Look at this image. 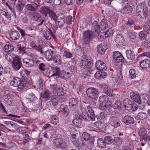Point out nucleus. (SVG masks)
<instances>
[{
	"label": "nucleus",
	"instance_id": "31",
	"mask_svg": "<svg viewBox=\"0 0 150 150\" xmlns=\"http://www.w3.org/2000/svg\"><path fill=\"white\" fill-rule=\"evenodd\" d=\"M60 110L62 113L65 117L68 115V109L65 105H61Z\"/></svg>",
	"mask_w": 150,
	"mask_h": 150
},
{
	"label": "nucleus",
	"instance_id": "49",
	"mask_svg": "<svg viewBox=\"0 0 150 150\" xmlns=\"http://www.w3.org/2000/svg\"><path fill=\"white\" fill-rule=\"evenodd\" d=\"M104 140L105 143L108 144H111L113 142V139L111 136H106L105 137Z\"/></svg>",
	"mask_w": 150,
	"mask_h": 150
},
{
	"label": "nucleus",
	"instance_id": "55",
	"mask_svg": "<svg viewBox=\"0 0 150 150\" xmlns=\"http://www.w3.org/2000/svg\"><path fill=\"white\" fill-rule=\"evenodd\" d=\"M33 16V17L34 18L35 20L37 21H39L41 18L40 15L36 12L35 13H32Z\"/></svg>",
	"mask_w": 150,
	"mask_h": 150
},
{
	"label": "nucleus",
	"instance_id": "42",
	"mask_svg": "<svg viewBox=\"0 0 150 150\" xmlns=\"http://www.w3.org/2000/svg\"><path fill=\"white\" fill-rule=\"evenodd\" d=\"M52 69L53 70L54 74L52 75V76H59L61 74L59 68L57 67H53L52 68Z\"/></svg>",
	"mask_w": 150,
	"mask_h": 150
},
{
	"label": "nucleus",
	"instance_id": "21",
	"mask_svg": "<svg viewBox=\"0 0 150 150\" xmlns=\"http://www.w3.org/2000/svg\"><path fill=\"white\" fill-rule=\"evenodd\" d=\"M109 122L112 126L116 128L118 127L120 125V123L117 121L116 118L114 117H110Z\"/></svg>",
	"mask_w": 150,
	"mask_h": 150
},
{
	"label": "nucleus",
	"instance_id": "54",
	"mask_svg": "<svg viewBox=\"0 0 150 150\" xmlns=\"http://www.w3.org/2000/svg\"><path fill=\"white\" fill-rule=\"evenodd\" d=\"M89 117L88 113L85 112H83L81 116V118H82L83 119L86 121H89Z\"/></svg>",
	"mask_w": 150,
	"mask_h": 150
},
{
	"label": "nucleus",
	"instance_id": "4",
	"mask_svg": "<svg viewBox=\"0 0 150 150\" xmlns=\"http://www.w3.org/2000/svg\"><path fill=\"white\" fill-rule=\"evenodd\" d=\"M38 9V5L35 2L26 4L25 8V12H28L30 15H32V13L36 12Z\"/></svg>",
	"mask_w": 150,
	"mask_h": 150
},
{
	"label": "nucleus",
	"instance_id": "47",
	"mask_svg": "<svg viewBox=\"0 0 150 150\" xmlns=\"http://www.w3.org/2000/svg\"><path fill=\"white\" fill-rule=\"evenodd\" d=\"M4 100L9 105L11 104V96L8 93L4 94Z\"/></svg>",
	"mask_w": 150,
	"mask_h": 150
},
{
	"label": "nucleus",
	"instance_id": "46",
	"mask_svg": "<svg viewBox=\"0 0 150 150\" xmlns=\"http://www.w3.org/2000/svg\"><path fill=\"white\" fill-rule=\"evenodd\" d=\"M143 100L142 101L144 103L146 102L148 105H150V94L149 95L146 94L144 95L143 98Z\"/></svg>",
	"mask_w": 150,
	"mask_h": 150
},
{
	"label": "nucleus",
	"instance_id": "15",
	"mask_svg": "<svg viewBox=\"0 0 150 150\" xmlns=\"http://www.w3.org/2000/svg\"><path fill=\"white\" fill-rule=\"evenodd\" d=\"M113 57L117 62H120L124 59L121 53L118 52H115L113 54Z\"/></svg>",
	"mask_w": 150,
	"mask_h": 150
},
{
	"label": "nucleus",
	"instance_id": "10",
	"mask_svg": "<svg viewBox=\"0 0 150 150\" xmlns=\"http://www.w3.org/2000/svg\"><path fill=\"white\" fill-rule=\"evenodd\" d=\"M56 53V51H54L52 50H49L45 52V57L47 60L50 61L52 60L54 56Z\"/></svg>",
	"mask_w": 150,
	"mask_h": 150
},
{
	"label": "nucleus",
	"instance_id": "5",
	"mask_svg": "<svg viewBox=\"0 0 150 150\" xmlns=\"http://www.w3.org/2000/svg\"><path fill=\"white\" fill-rule=\"evenodd\" d=\"M99 93L98 90L94 88H89L86 91L88 96L94 99H96L98 98Z\"/></svg>",
	"mask_w": 150,
	"mask_h": 150
},
{
	"label": "nucleus",
	"instance_id": "20",
	"mask_svg": "<svg viewBox=\"0 0 150 150\" xmlns=\"http://www.w3.org/2000/svg\"><path fill=\"white\" fill-rule=\"evenodd\" d=\"M27 85V81L26 79L23 78L20 81L19 83L18 86L17 88L18 91H21L22 90L26 87Z\"/></svg>",
	"mask_w": 150,
	"mask_h": 150
},
{
	"label": "nucleus",
	"instance_id": "51",
	"mask_svg": "<svg viewBox=\"0 0 150 150\" xmlns=\"http://www.w3.org/2000/svg\"><path fill=\"white\" fill-rule=\"evenodd\" d=\"M146 133V129L144 128H142L140 129L138 132V134L139 136L142 137L145 136Z\"/></svg>",
	"mask_w": 150,
	"mask_h": 150
},
{
	"label": "nucleus",
	"instance_id": "50",
	"mask_svg": "<svg viewBox=\"0 0 150 150\" xmlns=\"http://www.w3.org/2000/svg\"><path fill=\"white\" fill-rule=\"evenodd\" d=\"M51 93L48 90L46 91L41 94V96L43 98H48L50 97Z\"/></svg>",
	"mask_w": 150,
	"mask_h": 150
},
{
	"label": "nucleus",
	"instance_id": "33",
	"mask_svg": "<svg viewBox=\"0 0 150 150\" xmlns=\"http://www.w3.org/2000/svg\"><path fill=\"white\" fill-rule=\"evenodd\" d=\"M127 57L128 59L132 60L135 58V55L133 52L130 50H127L126 51Z\"/></svg>",
	"mask_w": 150,
	"mask_h": 150
},
{
	"label": "nucleus",
	"instance_id": "34",
	"mask_svg": "<svg viewBox=\"0 0 150 150\" xmlns=\"http://www.w3.org/2000/svg\"><path fill=\"white\" fill-rule=\"evenodd\" d=\"M104 92L107 95L110 97L113 96L112 90H111L110 87L106 86L104 88Z\"/></svg>",
	"mask_w": 150,
	"mask_h": 150
},
{
	"label": "nucleus",
	"instance_id": "56",
	"mask_svg": "<svg viewBox=\"0 0 150 150\" xmlns=\"http://www.w3.org/2000/svg\"><path fill=\"white\" fill-rule=\"evenodd\" d=\"M50 17L52 19L56 21L57 19L56 14L53 11H51L49 13Z\"/></svg>",
	"mask_w": 150,
	"mask_h": 150
},
{
	"label": "nucleus",
	"instance_id": "8",
	"mask_svg": "<svg viewBox=\"0 0 150 150\" xmlns=\"http://www.w3.org/2000/svg\"><path fill=\"white\" fill-rule=\"evenodd\" d=\"M100 101L101 103L99 105V107L102 110H104L107 108L108 106V98L106 96H104L100 97Z\"/></svg>",
	"mask_w": 150,
	"mask_h": 150
},
{
	"label": "nucleus",
	"instance_id": "24",
	"mask_svg": "<svg viewBox=\"0 0 150 150\" xmlns=\"http://www.w3.org/2000/svg\"><path fill=\"white\" fill-rule=\"evenodd\" d=\"M123 103L126 109L129 110L132 108V102L129 99H125L123 101Z\"/></svg>",
	"mask_w": 150,
	"mask_h": 150
},
{
	"label": "nucleus",
	"instance_id": "14",
	"mask_svg": "<svg viewBox=\"0 0 150 150\" xmlns=\"http://www.w3.org/2000/svg\"><path fill=\"white\" fill-rule=\"evenodd\" d=\"M122 121L126 125L133 124L134 122V118L129 115H126L123 117Z\"/></svg>",
	"mask_w": 150,
	"mask_h": 150
},
{
	"label": "nucleus",
	"instance_id": "62",
	"mask_svg": "<svg viewBox=\"0 0 150 150\" xmlns=\"http://www.w3.org/2000/svg\"><path fill=\"white\" fill-rule=\"evenodd\" d=\"M73 74L69 71H67L66 72H65L63 76L65 79H68Z\"/></svg>",
	"mask_w": 150,
	"mask_h": 150
},
{
	"label": "nucleus",
	"instance_id": "16",
	"mask_svg": "<svg viewBox=\"0 0 150 150\" xmlns=\"http://www.w3.org/2000/svg\"><path fill=\"white\" fill-rule=\"evenodd\" d=\"M95 66L97 69L99 70H105L107 69L105 64L100 60H98L96 62Z\"/></svg>",
	"mask_w": 150,
	"mask_h": 150
},
{
	"label": "nucleus",
	"instance_id": "7",
	"mask_svg": "<svg viewBox=\"0 0 150 150\" xmlns=\"http://www.w3.org/2000/svg\"><path fill=\"white\" fill-rule=\"evenodd\" d=\"M44 37L47 40L51 41L53 39L54 40L55 39V36L53 34L52 31L49 28L46 29L43 32Z\"/></svg>",
	"mask_w": 150,
	"mask_h": 150
},
{
	"label": "nucleus",
	"instance_id": "18",
	"mask_svg": "<svg viewBox=\"0 0 150 150\" xmlns=\"http://www.w3.org/2000/svg\"><path fill=\"white\" fill-rule=\"evenodd\" d=\"M106 45L103 43L98 45L97 47L98 53L100 54H103L107 49Z\"/></svg>",
	"mask_w": 150,
	"mask_h": 150
},
{
	"label": "nucleus",
	"instance_id": "28",
	"mask_svg": "<svg viewBox=\"0 0 150 150\" xmlns=\"http://www.w3.org/2000/svg\"><path fill=\"white\" fill-rule=\"evenodd\" d=\"M150 61L146 59H145L140 62V67L142 69H145L148 67L150 66Z\"/></svg>",
	"mask_w": 150,
	"mask_h": 150
},
{
	"label": "nucleus",
	"instance_id": "37",
	"mask_svg": "<svg viewBox=\"0 0 150 150\" xmlns=\"http://www.w3.org/2000/svg\"><path fill=\"white\" fill-rule=\"evenodd\" d=\"M108 110L109 113L113 115L119 113L120 112V110L116 109L113 106L110 107Z\"/></svg>",
	"mask_w": 150,
	"mask_h": 150
},
{
	"label": "nucleus",
	"instance_id": "39",
	"mask_svg": "<svg viewBox=\"0 0 150 150\" xmlns=\"http://www.w3.org/2000/svg\"><path fill=\"white\" fill-rule=\"evenodd\" d=\"M97 143L99 147L101 148L106 147V143L104 140L101 138H100L98 139Z\"/></svg>",
	"mask_w": 150,
	"mask_h": 150
},
{
	"label": "nucleus",
	"instance_id": "9",
	"mask_svg": "<svg viewBox=\"0 0 150 150\" xmlns=\"http://www.w3.org/2000/svg\"><path fill=\"white\" fill-rule=\"evenodd\" d=\"M21 59L18 57H16L13 59L12 62V66L15 70H18L21 67Z\"/></svg>",
	"mask_w": 150,
	"mask_h": 150
},
{
	"label": "nucleus",
	"instance_id": "2",
	"mask_svg": "<svg viewBox=\"0 0 150 150\" xmlns=\"http://www.w3.org/2000/svg\"><path fill=\"white\" fill-rule=\"evenodd\" d=\"M92 62L91 58H83L79 61V65L83 68L90 69L93 64Z\"/></svg>",
	"mask_w": 150,
	"mask_h": 150
},
{
	"label": "nucleus",
	"instance_id": "64",
	"mask_svg": "<svg viewBox=\"0 0 150 150\" xmlns=\"http://www.w3.org/2000/svg\"><path fill=\"white\" fill-rule=\"evenodd\" d=\"M82 137L85 141H88L90 138L89 134L86 132H84L83 133Z\"/></svg>",
	"mask_w": 150,
	"mask_h": 150
},
{
	"label": "nucleus",
	"instance_id": "11",
	"mask_svg": "<svg viewBox=\"0 0 150 150\" xmlns=\"http://www.w3.org/2000/svg\"><path fill=\"white\" fill-rule=\"evenodd\" d=\"M93 37V35L90 31H87L84 32L83 39L85 44L89 42Z\"/></svg>",
	"mask_w": 150,
	"mask_h": 150
},
{
	"label": "nucleus",
	"instance_id": "32",
	"mask_svg": "<svg viewBox=\"0 0 150 150\" xmlns=\"http://www.w3.org/2000/svg\"><path fill=\"white\" fill-rule=\"evenodd\" d=\"M4 50L6 52H11L13 51L14 47L10 43H8L4 46Z\"/></svg>",
	"mask_w": 150,
	"mask_h": 150
},
{
	"label": "nucleus",
	"instance_id": "30",
	"mask_svg": "<svg viewBox=\"0 0 150 150\" xmlns=\"http://www.w3.org/2000/svg\"><path fill=\"white\" fill-rule=\"evenodd\" d=\"M20 36V34L17 31H12L11 33V38L13 40H16L18 39Z\"/></svg>",
	"mask_w": 150,
	"mask_h": 150
},
{
	"label": "nucleus",
	"instance_id": "41",
	"mask_svg": "<svg viewBox=\"0 0 150 150\" xmlns=\"http://www.w3.org/2000/svg\"><path fill=\"white\" fill-rule=\"evenodd\" d=\"M40 9L45 16H46L47 14H49L51 11L50 9V7L48 6H42L41 7Z\"/></svg>",
	"mask_w": 150,
	"mask_h": 150
},
{
	"label": "nucleus",
	"instance_id": "38",
	"mask_svg": "<svg viewBox=\"0 0 150 150\" xmlns=\"http://www.w3.org/2000/svg\"><path fill=\"white\" fill-rule=\"evenodd\" d=\"M59 101V98L56 95L52 96L51 98V102L53 106L57 105Z\"/></svg>",
	"mask_w": 150,
	"mask_h": 150
},
{
	"label": "nucleus",
	"instance_id": "1",
	"mask_svg": "<svg viewBox=\"0 0 150 150\" xmlns=\"http://www.w3.org/2000/svg\"><path fill=\"white\" fill-rule=\"evenodd\" d=\"M137 15L142 19H145L148 16V9L145 3L137 5L136 8Z\"/></svg>",
	"mask_w": 150,
	"mask_h": 150
},
{
	"label": "nucleus",
	"instance_id": "60",
	"mask_svg": "<svg viewBox=\"0 0 150 150\" xmlns=\"http://www.w3.org/2000/svg\"><path fill=\"white\" fill-rule=\"evenodd\" d=\"M24 6V4H23L21 2L18 3L16 9L19 12H21L23 10Z\"/></svg>",
	"mask_w": 150,
	"mask_h": 150
},
{
	"label": "nucleus",
	"instance_id": "25",
	"mask_svg": "<svg viewBox=\"0 0 150 150\" xmlns=\"http://www.w3.org/2000/svg\"><path fill=\"white\" fill-rule=\"evenodd\" d=\"M132 11V8L131 6H124L120 11V12L123 14H127L131 13Z\"/></svg>",
	"mask_w": 150,
	"mask_h": 150
},
{
	"label": "nucleus",
	"instance_id": "59",
	"mask_svg": "<svg viewBox=\"0 0 150 150\" xmlns=\"http://www.w3.org/2000/svg\"><path fill=\"white\" fill-rule=\"evenodd\" d=\"M143 56H146L150 58V53L149 52H144L139 55L137 58L138 60H139Z\"/></svg>",
	"mask_w": 150,
	"mask_h": 150
},
{
	"label": "nucleus",
	"instance_id": "53",
	"mask_svg": "<svg viewBox=\"0 0 150 150\" xmlns=\"http://www.w3.org/2000/svg\"><path fill=\"white\" fill-rule=\"evenodd\" d=\"M100 25L101 26V28L103 30L106 29L108 27V24L107 22L104 19L102 20Z\"/></svg>",
	"mask_w": 150,
	"mask_h": 150
},
{
	"label": "nucleus",
	"instance_id": "61",
	"mask_svg": "<svg viewBox=\"0 0 150 150\" xmlns=\"http://www.w3.org/2000/svg\"><path fill=\"white\" fill-rule=\"evenodd\" d=\"M132 146L129 143L125 145H124L122 147L123 150H132Z\"/></svg>",
	"mask_w": 150,
	"mask_h": 150
},
{
	"label": "nucleus",
	"instance_id": "19",
	"mask_svg": "<svg viewBox=\"0 0 150 150\" xmlns=\"http://www.w3.org/2000/svg\"><path fill=\"white\" fill-rule=\"evenodd\" d=\"M115 40L117 44L119 46H122L125 45L124 38L121 35H117L116 37Z\"/></svg>",
	"mask_w": 150,
	"mask_h": 150
},
{
	"label": "nucleus",
	"instance_id": "43",
	"mask_svg": "<svg viewBox=\"0 0 150 150\" xmlns=\"http://www.w3.org/2000/svg\"><path fill=\"white\" fill-rule=\"evenodd\" d=\"M113 140L115 144L117 146H119L122 144V139L120 137H114Z\"/></svg>",
	"mask_w": 150,
	"mask_h": 150
},
{
	"label": "nucleus",
	"instance_id": "52",
	"mask_svg": "<svg viewBox=\"0 0 150 150\" xmlns=\"http://www.w3.org/2000/svg\"><path fill=\"white\" fill-rule=\"evenodd\" d=\"M129 77L131 79L134 78L136 77L137 75L134 69H131L129 71Z\"/></svg>",
	"mask_w": 150,
	"mask_h": 150
},
{
	"label": "nucleus",
	"instance_id": "63",
	"mask_svg": "<svg viewBox=\"0 0 150 150\" xmlns=\"http://www.w3.org/2000/svg\"><path fill=\"white\" fill-rule=\"evenodd\" d=\"M113 106H114V108H116V109H118L120 110L121 105L120 100H117L115 102L114 105Z\"/></svg>",
	"mask_w": 150,
	"mask_h": 150
},
{
	"label": "nucleus",
	"instance_id": "58",
	"mask_svg": "<svg viewBox=\"0 0 150 150\" xmlns=\"http://www.w3.org/2000/svg\"><path fill=\"white\" fill-rule=\"evenodd\" d=\"M147 116V115L145 112H139L138 114V117L140 119L143 120L146 118Z\"/></svg>",
	"mask_w": 150,
	"mask_h": 150
},
{
	"label": "nucleus",
	"instance_id": "3",
	"mask_svg": "<svg viewBox=\"0 0 150 150\" xmlns=\"http://www.w3.org/2000/svg\"><path fill=\"white\" fill-rule=\"evenodd\" d=\"M54 142L57 148L61 150L66 149L67 146V142L65 139L57 138L55 139Z\"/></svg>",
	"mask_w": 150,
	"mask_h": 150
},
{
	"label": "nucleus",
	"instance_id": "40",
	"mask_svg": "<svg viewBox=\"0 0 150 150\" xmlns=\"http://www.w3.org/2000/svg\"><path fill=\"white\" fill-rule=\"evenodd\" d=\"M57 92V96H63L66 93V91L63 87L60 86L58 88Z\"/></svg>",
	"mask_w": 150,
	"mask_h": 150
},
{
	"label": "nucleus",
	"instance_id": "36",
	"mask_svg": "<svg viewBox=\"0 0 150 150\" xmlns=\"http://www.w3.org/2000/svg\"><path fill=\"white\" fill-rule=\"evenodd\" d=\"M30 73V72L29 71L26 69H25L21 71L20 74L23 78L26 79Z\"/></svg>",
	"mask_w": 150,
	"mask_h": 150
},
{
	"label": "nucleus",
	"instance_id": "35",
	"mask_svg": "<svg viewBox=\"0 0 150 150\" xmlns=\"http://www.w3.org/2000/svg\"><path fill=\"white\" fill-rule=\"evenodd\" d=\"M82 121V119L81 117V116L80 115L79 117H76L73 120L72 122L76 126L78 127L80 126Z\"/></svg>",
	"mask_w": 150,
	"mask_h": 150
},
{
	"label": "nucleus",
	"instance_id": "23",
	"mask_svg": "<svg viewBox=\"0 0 150 150\" xmlns=\"http://www.w3.org/2000/svg\"><path fill=\"white\" fill-rule=\"evenodd\" d=\"M94 140L93 139H89L86 141H83L82 143V146L86 147L93 146L94 145Z\"/></svg>",
	"mask_w": 150,
	"mask_h": 150
},
{
	"label": "nucleus",
	"instance_id": "29",
	"mask_svg": "<svg viewBox=\"0 0 150 150\" xmlns=\"http://www.w3.org/2000/svg\"><path fill=\"white\" fill-rule=\"evenodd\" d=\"M52 60L53 62L56 65H59L61 64V57L59 54H55L52 58Z\"/></svg>",
	"mask_w": 150,
	"mask_h": 150
},
{
	"label": "nucleus",
	"instance_id": "6",
	"mask_svg": "<svg viewBox=\"0 0 150 150\" xmlns=\"http://www.w3.org/2000/svg\"><path fill=\"white\" fill-rule=\"evenodd\" d=\"M55 22L57 23L59 28H62L65 23V17L64 14L61 13H59L57 17Z\"/></svg>",
	"mask_w": 150,
	"mask_h": 150
},
{
	"label": "nucleus",
	"instance_id": "22",
	"mask_svg": "<svg viewBox=\"0 0 150 150\" xmlns=\"http://www.w3.org/2000/svg\"><path fill=\"white\" fill-rule=\"evenodd\" d=\"M69 104L70 108H74L78 105V101L76 98L71 97L69 100Z\"/></svg>",
	"mask_w": 150,
	"mask_h": 150
},
{
	"label": "nucleus",
	"instance_id": "13",
	"mask_svg": "<svg viewBox=\"0 0 150 150\" xmlns=\"http://www.w3.org/2000/svg\"><path fill=\"white\" fill-rule=\"evenodd\" d=\"M130 95L132 99L135 102L139 104L141 103V99L139 95L137 92H132L130 93Z\"/></svg>",
	"mask_w": 150,
	"mask_h": 150
},
{
	"label": "nucleus",
	"instance_id": "45",
	"mask_svg": "<svg viewBox=\"0 0 150 150\" xmlns=\"http://www.w3.org/2000/svg\"><path fill=\"white\" fill-rule=\"evenodd\" d=\"M60 84L61 86L62 85L61 84L57 82L56 84H54L51 85L50 86V88L53 92H56L58 89L57 87L58 88V87L60 86Z\"/></svg>",
	"mask_w": 150,
	"mask_h": 150
},
{
	"label": "nucleus",
	"instance_id": "26",
	"mask_svg": "<svg viewBox=\"0 0 150 150\" xmlns=\"http://www.w3.org/2000/svg\"><path fill=\"white\" fill-rule=\"evenodd\" d=\"M20 79L18 77H14L10 82V85L14 87H17L18 86Z\"/></svg>",
	"mask_w": 150,
	"mask_h": 150
},
{
	"label": "nucleus",
	"instance_id": "27",
	"mask_svg": "<svg viewBox=\"0 0 150 150\" xmlns=\"http://www.w3.org/2000/svg\"><path fill=\"white\" fill-rule=\"evenodd\" d=\"M4 124L11 129H16L17 126V124L12 121H5L4 122Z\"/></svg>",
	"mask_w": 150,
	"mask_h": 150
},
{
	"label": "nucleus",
	"instance_id": "48",
	"mask_svg": "<svg viewBox=\"0 0 150 150\" xmlns=\"http://www.w3.org/2000/svg\"><path fill=\"white\" fill-rule=\"evenodd\" d=\"M51 123L54 125L57 124L58 120L56 116L52 115L51 117Z\"/></svg>",
	"mask_w": 150,
	"mask_h": 150
},
{
	"label": "nucleus",
	"instance_id": "12",
	"mask_svg": "<svg viewBox=\"0 0 150 150\" xmlns=\"http://www.w3.org/2000/svg\"><path fill=\"white\" fill-rule=\"evenodd\" d=\"M92 31L93 33H96L98 34L100 32V23L97 21H94L92 24Z\"/></svg>",
	"mask_w": 150,
	"mask_h": 150
},
{
	"label": "nucleus",
	"instance_id": "57",
	"mask_svg": "<svg viewBox=\"0 0 150 150\" xmlns=\"http://www.w3.org/2000/svg\"><path fill=\"white\" fill-rule=\"evenodd\" d=\"M1 13L5 18L7 19H9L11 18V14L6 11L3 10L2 11Z\"/></svg>",
	"mask_w": 150,
	"mask_h": 150
},
{
	"label": "nucleus",
	"instance_id": "44",
	"mask_svg": "<svg viewBox=\"0 0 150 150\" xmlns=\"http://www.w3.org/2000/svg\"><path fill=\"white\" fill-rule=\"evenodd\" d=\"M16 57L13 53H8L6 54L5 56L6 59L9 62L11 61L13 59H14Z\"/></svg>",
	"mask_w": 150,
	"mask_h": 150
},
{
	"label": "nucleus",
	"instance_id": "17",
	"mask_svg": "<svg viewBox=\"0 0 150 150\" xmlns=\"http://www.w3.org/2000/svg\"><path fill=\"white\" fill-rule=\"evenodd\" d=\"M22 61L24 65L27 67H32L33 66L34 64L33 60L27 58H23Z\"/></svg>",
	"mask_w": 150,
	"mask_h": 150
}]
</instances>
